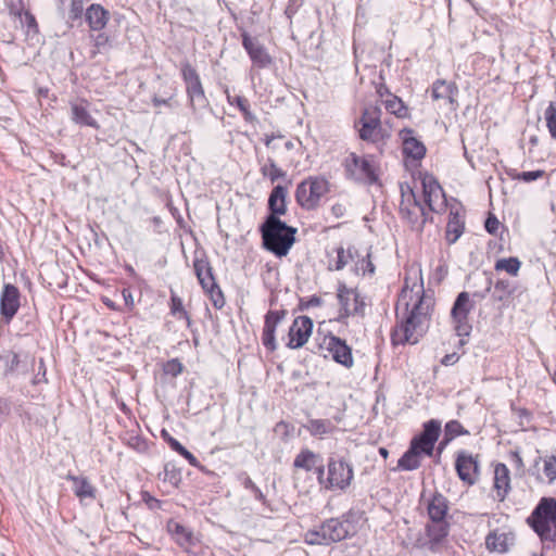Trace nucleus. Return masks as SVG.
Masks as SVG:
<instances>
[{"label":"nucleus","instance_id":"f257e3e1","mask_svg":"<svg viewBox=\"0 0 556 556\" xmlns=\"http://www.w3.org/2000/svg\"><path fill=\"white\" fill-rule=\"evenodd\" d=\"M405 301L407 315L401 319L392 332L393 344H416L429 328L433 301L425 296L424 287L418 290H403L400 302Z\"/></svg>","mask_w":556,"mask_h":556},{"label":"nucleus","instance_id":"f03ea898","mask_svg":"<svg viewBox=\"0 0 556 556\" xmlns=\"http://www.w3.org/2000/svg\"><path fill=\"white\" fill-rule=\"evenodd\" d=\"M264 247L281 257L288 254L294 243L296 229L269 215L261 227Z\"/></svg>","mask_w":556,"mask_h":556},{"label":"nucleus","instance_id":"7ed1b4c3","mask_svg":"<svg viewBox=\"0 0 556 556\" xmlns=\"http://www.w3.org/2000/svg\"><path fill=\"white\" fill-rule=\"evenodd\" d=\"M356 532L355 526L348 519L331 518L318 528L305 533V542L309 545H328L339 542Z\"/></svg>","mask_w":556,"mask_h":556},{"label":"nucleus","instance_id":"20e7f679","mask_svg":"<svg viewBox=\"0 0 556 556\" xmlns=\"http://www.w3.org/2000/svg\"><path fill=\"white\" fill-rule=\"evenodd\" d=\"M528 523L542 541L556 542V500L541 498L528 518Z\"/></svg>","mask_w":556,"mask_h":556},{"label":"nucleus","instance_id":"39448f33","mask_svg":"<svg viewBox=\"0 0 556 556\" xmlns=\"http://www.w3.org/2000/svg\"><path fill=\"white\" fill-rule=\"evenodd\" d=\"M401 217L409 225L412 230L420 232L429 218V211L416 198L409 187L401 186Z\"/></svg>","mask_w":556,"mask_h":556},{"label":"nucleus","instance_id":"423d86ee","mask_svg":"<svg viewBox=\"0 0 556 556\" xmlns=\"http://www.w3.org/2000/svg\"><path fill=\"white\" fill-rule=\"evenodd\" d=\"M329 191V182L324 177H308L301 181L295 190V200L303 208H315L320 199Z\"/></svg>","mask_w":556,"mask_h":556},{"label":"nucleus","instance_id":"0eeeda50","mask_svg":"<svg viewBox=\"0 0 556 556\" xmlns=\"http://www.w3.org/2000/svg\"><path fill=\"white\" fill-rule=\"evenodd\" d=\"M473 308V303L467 292H460L451 309V319L455 333L460 337L459 343L463 345L466 343L465 337H468L471 332V325L468 319V315Z\"/></svg>","mask_w":556,"mask_h":556},{"label":"nucleus","instance_id":"6e6552de","mask_svg":"<svg viewBox=\"0 0 556 556\" xmlns=\"http://www.w3.org/2000/svg\"><path fill=\"white\" fill-rule=\"evenodd\" d=\"M348 176L355 181L374 184L377 180L376 166L369 156H358L351 153L344 161Z\"/></svg>","mask_w":556,"mask_h":556},{"label":"nucleus","instance_id":"1a4fd4ad","mask_svg":"<svg viewBox=\"0 0 556 556\" xmlns=\"http://www.w3.org/2000/svg\"><path fill=\"white\" fill-rule=\"evenodd\" d=\"M193 267L203 290L210 295L216 307H222L224 305V296L215 281L210 263L204 258H195Z\"/></svg>","mask_w":556,"mask_h":556},{"label":"nucleus","instance_id":"9d476101","mask_svg":"<svg viewBox=\"0 0 556 556\" xmlns=\"http://www.w3.org/2000/svg\"><path fill=\"white\" fill-rule=\"evenodd\" d=\"M181 75L186 83L187 94L190 100L191 106L194 109H202L207 105V100L204 94V89L195 68L188 62L181 65Z\"/></svg>","mask_w":556,"mask_h":556},{"label":"nucleus","instance_id":"9b49d317","mask_svg":"<svg viewBox=\"0 0 556 556\" xmlns=\"http://www.w3.org/2000/svg\"><path fill=\"white\" fill-rule=\"evenodd\" d=\"M424 201L429 212L441 213L446 207L444 191L437 179L429 174L421 178Z\"/></svg>","mask_w":556,"mask_h":556},{"label":"nucleus","instance_id":"f8f14e48","mask_svg":"<svg viewBox=\"0 0 556 556\" xmlns=\"http://www.w3.org/2000/svg\"><path fill=\"white\" fill-rule=\"evenodd\" d=\"M328 477L326 479L327 489L344 490L351 484L353 479V469L343 459L329 458Z\"/></svg>","mask_w":556,"mask_h":556},{"label":"nucleus","instance_id":"ddd939ff","mask_svg":"<svg viewBox=\"0 0 556 556\" xmlns=\"http://www.w3.org/2000/svg\"><path fill=\"white\" fill-rule=\"evenodd\" d=\"M440 432L441 422L431 419L424 425L422 432L412 440L409 447L414 448L420 454L431 456Z\"/></svg>","mask_w":556,"mask_h":556},{"label":"nucleus","instance_id":"4468645a","mask_svg":"<svg viewBox=\"0 0 556 556\" xmlns=\"http://www.w3.org/2000/svg\"><path fill=\"white\" fill-rule=\"evenodd\" d=\"M337 296L343 312L342 316L365 315L366 302L356 290L350 289L345 285H340Z\"/></svg>","mask_w":556,"mask_h":556},{"label":"nucleus","instance_id":"2eb2a0df","mask_svg":"<svg viewBox=\"0 0 556 556\" xmlns=\"http://www.w3.org/2000/svg\"><path fill=\"white\" fill-rule=\"evenodd\" d=\"M479 459L467 451H459L456 455L455 469L458 478L468 485L475 484L479 479Z\"/></svg>","mask_w":556,"mask_h":556},{"label":"nucleus","instance_id":"dca6fc26","mask_svg":"<svg viewBox=\"0 0 556 556\" xmlns=\"http://www.w3.org/2000/svg\"><path fill=\"white\" fill-rule=\"evenodd\" d=\"M320 348L327 351L336 363L346 368H351L353 366L354 361L352 349L339 337L332 334L326 336Z\"/></svg>","mask_w":556,"mask_h":556},{"label":"nucleus","instance_id":"f3484780","mask_svg":"<svg viewBox=\"0 0 556 556\" xmlns=\"http://www.w3.org/2000/svg\"><path fill=\"white\" fill-rule=\"evenodd\" d=\"M313 331V321L309 317L301 315L294 318L289 328L288 341L286 346L291 350L302 348L311 337Z\"/></svg>","mask_w":556,"mask_h":556},{"label":"nucleus","instance_id":"a211bd4d","mask_svg":"<svg viewBox=\"0 0 556 556\" xmlns=\"http://www.w3.org/2000/svg\"><path fill=\"white\" fill-rule=\"evenodd\" d=\"M286 309L268 311L265 315L262 343L270 352L277 350L276 329L287 316Z\"/></svg>","mask_w":556,"mask_h":556},{"label":"nucleus","instance_id":"6ab92c4d","mask_svg":"<svg viewBox=\"0 0 556 556\" xmlns=\"http://www.w3.org/2000/svg\"><path fill=\"white\" fill-rule=\"evenodd\" d=\"M380 108L375 105L365 108L361 118L362 128L359 129V137L363 140L375 141L377 139L378 129L380 128Z\"/></svg>","mask_w":556,"mask_h":556},{"label":"nucleus","instance_id":"aec40b11","mask_svg":"<svg viewBox=\"0 0 556 556\" xmlns=\"http://www.w3.org/2000/svg\"><path fill=\"white\" fill-rule=\"evenodd\" d=\"M20 308V291L18 289L7 283L3 286L0 296V313L1 316L9 323L17 313Z\"/></svg>","mask_w":556,"mask_h":556},{"label":"nucleus","instance_id":"412c9836","mask_svg":"<svg viewBox=\"0 0 556 556\" xmlns=\"http://www.w3.org/2000/svg\"><path fill=\"white\" fill-rule=\"evenodd\" d=\"M242 45L255 66L265 68L271 64V56L268 54L265 47L261 45L255 38L244 34L242 36Z\"/></svg>","mask_w":556,"mask_h":556},{"label":"nucleus","instance_id":"4be33fe9","mask_svg":"<svg viewBox=\"0 0 556 556\" xmlns=\"http://www.w3.org/2000/svg\"><path fill=\"white\" fill-rule=\"evenodd\" d=\"M426 531L428 540L422 546L431 552H439L448 534V523L445 521L432 522L427 526Z\"/></svg>","mask_w":556,"mask_h":556},{"label":"nucleus","instance_id":"5701e85b","mask_svg":"<svg viewBox=\"0 0 556 556\" xmlns=\"http://www.w3.org/2000/svg\"><path fill=\"white\" fill-rule=\"evenodd\" d=\"M493 489L495 496L503 502L510 491V471L505 464L498 463L494 468Z\"/></svg>","mask_w":556,"mask_h":556},{"label":"nucleus","instance_id":"b1692460","mask_svg":"<svg viewBox=\"0 0 556 556\" xmlns=\"http://www.w3.org/2000/svg\"><path fill=\"white\" fill-rule=\"evenodd\" d=\"M457 92L458 89L453 83L439 79L432 85L431 97L433 100H444L451 110H456L457 102L455 97Z\"/></svg>","mask_w":556,"mask_h":556},{"label":"nucleus","instance_id":"393cba45","mask_svg":"<svg viewBox=\"0 0 556 556\" xmlns=\"http://www.w3.org/2000/svg\"><path fill=\"white\" fill-rule=\"evenodd\" d=\"M400 137L402 140L403 153L407 157L420 160L425 156L426 148L424 143L414 136V131L412 129H403L400 132Z\"/></svg>","mask_w":556,"mask_h":556},{"label":"nucleus","instance_id":"a878e982","mask_svg":"<svg viewBox=\"0 0 556 556\" xmlns=\"http://www.w3.org/2000/svg\"><path fill=\"white\" fill-rule=\"evenodd\" d=\"M86 21L91 30H102L110 18V13L100 4H91L86 9Z\"/></svg>","mask_w":556,"mask_h":556},{"label":"nucleus","instance_id":"bb28decb","mask_svg":"<svg viewBox=\"0 0 556 556\" xmlns=\"http://www.w3.org/2000/svg\"><path fill=\"white\" fill-rule=\"evenodd\" d=\"M511 543L513 535L510 533L500 532L498 530L490 532L485 538L486 548L500 554L506 553Z\"/></svg>","mask_w":556,"mask_h":556},{"label":"nucleus","instance_id":"cd10ccee","mask_svg":"<svg viewBox=\"0 0 556 556\" xmlns=\"http://www.w3.org/2000/svg\"><path fill=\"white\" fill-rule=\"evenodd\" d=\"M287 189L283 186L277 185L270 192L268 199V207L271 212L270 215H283L287 212Z\"/></svg>","mask_w":556,"mask_h":556},{"label":"nucleus","instance_id":"c85d7f7f","mask_svg":"<svg viewBox=\"0 0 556 556\" xmlns=\"http://www.w3.org/2000/svg\"><path fill=\"white\" fill-rule=\"evenodd\" d=\"M72 121L81 126L99 128L97 121L90 115L88 105L85 101L71 104Z\"/></svg>","mask_w":556,"mask_h":556},{"label":"nucleus","instance_id":"c756f323","mask_svg":"<svg viewBox=\"0 0 556 556\" xmlns=\"http://www.w3.org/2000/svg\"><path fill=\"white\" fill-rule=\"evenodd\" d=\"M169 533L173 535L177 544L182 547L194 545V536L190 529L184 525L170 520L167 525Z\"/></svg>","mask_w":556,"mask_h":556},{"label":"nucleus","instance_id":"7c9ffc66","mask_svg":"<svg viewBox=\"0 0 556 556\" xmlns=\"http://www.w3.org/2000/svg\"><path fill=\"white\" fill-rule=\"evenodd\" d=\"M66 479L73 482V491L79 500L96 498V489L86 477L67 475Z\"/></svg>","mask_w":556,"mask_h":556},{"label":"nucleus","instance_id":"2f4dec72","mask_svg":"<svg viewBox=\"0 0 556 556\" xmlns=\"http://www.w3.org/2000/svg\"><path fill=\"white\" fill-rule=\"evenodd\" d=\"M447 501L440 494L435 493L428 504V515L432 522L444 521L447 514Z\"/></svg>","mask_w":556,"mask_h":556},{"label":"nucleus","instance_id":"473e14b6","mask_svg":"<svg viewBox=\"0 0 556 556\" xmlns=\"http://www.w3.org/2000/svg\"><path fill=\"white\" fill-rule=\"evenodd\" d=\"M320 456L315 454L311 450H302L293 460V467L295 469H303L311 471L319 463Z\"/></svg>","mask_w":556,"mask_h":556},{"label":"nucleus","instance_id":"72a5a7b5","mask_svg":"<svg viewBox=\"0 0 556 556\" xmlns=\"http://www.w3.org/2000/svg\"><path fill=\"white\" fill-rule=\"evenodd\" d=\"M336 252V258L330 262V269L334 270L343 269L349 262L353 261L355 256H358L357 250L354 247H349L348 249L339 247Z\"/></svg>","mask_w":556,"mask_h":556},{"label":"nucleus","instance_id":"f704fd0d","mask_svg":"<svg viewBox=\"0 0 556 556\" xmlns=\"http://www.w3.org/2000/svg\"><path fill=\"white\" fill-rule=\"evenodd\" d=\"M421 465V454L409 447L397 462V468L412 471Z\"/></svg>","mask_w":556,"mask_h":556},{"label":"nucleus","instance_id":"c9c22d12","mask_svg":"<svg viewBox=\"0 0 556 556\" xmlns=\"http://www.w3.org/2000/svg\"><path fill=\"white\" fill-rule=\"evenodd\" d=\"M305 428L312 435L321 437L331 433L334 430V425L330 420L311 419Z\"/></svg>","mask_w":556,"mask_h":556},{"label":"nucleus","instance_id":"e433bc0d","mask_svg":"<svg viewBox=\"0 0 556 556\" xmlns=\"http://www.w3.org/2000/svg\"><path fill=\"white\" fill-rule=\"evenodd\" d=\"M227 101L230 105H237L247 122H254L255 115L250 110V103L247 98L241 96H231L227 92Z\"/></svg>","mask_w":556,"mask_h":556},{"label":"nucleus","instance_id":"4c0bfd02","mask_svg":"<svg viewBox=\"0 0 556 556\" xmlns=\"http://www.w3.org/2000/svg\"><path fill=\"white\" fill-rule=\"evenodd\" d=\"M382 103L388 112L397 117H405L407 115V108L404 105L403 101L394 94H389L387 99L382 100Z\"/></svg>","mask_w":556,"mask_h":556},{"label":"nucleus","instance_id":"58836bf2","mask_svg":"<svg viewBox=\"0 0 556 556\" xmlns=\"http://www.w3.org/2000/svg\"><path fill=\"white\" fill-rule=\"evenodd\" d=\"M521 266V262L517 257L500 258L495 263V270L506 271L511 276H517Z\"/></svg>","mask_w":556,"mask_h":556},{"label":"nucleus","instance_id":"ea45409f","mask_svg":"<svg viewBox=\"0 0 556 556\" xmlns=\"http://www.w3.org/2000/svg\"><path fill=\"white\" fill-rule=\"evenodd\" d=\"M451 215L452 216L450 217L447 223L446 237L451 243H454L462 236L464 226L459 222L457 214Z\"/></svg>","mask_w":556,"mask_h":556},{"label":"nucleus","instance_id":"a19ab883","mask_svg":"<svg viewBox=\"0 0 556 556\" xmlns=\"http://www.w3.org/2000/svg\"><path fill=\"white\" fill-rule=\"evenodd\" d=\"M261 174L264 177H267L270 179L271 182L276 181L279 178H282L286 176V173L279 168L275 161L273 159H268L265 164L261 166Z\"/></svg>","mask_w":556,"mask_h":556},{"label":"nucleus","instance_id":"79ce46f5","mask_svg":"<svg viewBox=\"0 0 556 556\" xmlns=\"http://www.w3.org/2000/svg\"><path fill=\"white\" fill-rule=\"evenodd\" d=\"M93 47L94 50L92 51V54L96 53H104L108 52L111 48L110 38L104 33H99L93 37Z\"/></svg>","mask_w":556,"mask_h":556},{"label":"nucleus","instance_id":"37998d69","mask_svg":"<svg viewBox=\"0 0 556 556\" xmlns=\"http://www.w3.org/2000/svg\"><path fill=\"white\" fill-rule=\"evenodd\" d=\"M468 431L464 429L460 422L457 420H451L445 425V438L447 441L453 440L454 438L467 434Z\"/></svg>","mask_w":556,"mask_h":556},{"label":"nucleus","instance_id":"c03bdc74","mask_svg":"<svg viewBox=\"0 0 556 556\" xmlns=\"http://www.w3.org/2000/svg\"><path fill=\"white\" fill-rule=\"evenodd\" d=\"M543 471L549 482L556 480V455L545 456L543 458Z\"/></svg>","mask_w":556,"mask_h":556},{"label":"nucleus","instance_id":"a18cd8bd","mask_svg":"<svg viewBox=\"0 0 556 556\" xmlns=\"http://www.w3.org/2000/svg\"><path fill=\"white\" fill-rule=\"evenodd\" d=\"M545 119L552 138L556 140V104L551 103L546 109Z\"/></svg>","mask_w":556,"mask_h":556},{"label":"nucleus","instance_id":"49530a36","mask_svg":"<svg viewBox=\"0 0 556 556\" xmlns=\"http://www.w3.org/2000/svg\"><path fill=\"white\" fill-rule=\"evenodd\" d=\"M170 311L173 315L179 314V317L185 318L187 320L188 326L191 324V319L184 308L181 299L174 294L170 298Z\"/></svg>","mask_w":556,"mask_h":556},{"label":"nucleus","instance_id":"de8ad7c7","mask_svg":"<svg viewBox=\"0 0 556 556\" xmlns=\"http://www.w3.org/2000/svg\"><path fill=\"white\" fill-rule=\"evenodd\" d=\"M163 480L170 482L173 485H177L180 481V472L172 464L164 466Z\"/></svg>","mask_w":556,"mask_h":556},{"label":"nucleus","instance_id":"09e8293b","mask_svg":"<svg viewBox=\"0 0 556 556\" xmlns=\"http://www.w3.org/2000/svg\"><path fill=\"white\" fill-rule=\"evenodd\" d=\"M544 175H545L544 170L538 169V170L517 173L516 175L513 176V178L522 180L525 182H531L539 178H542Z\"/></svg>","mask_w":556,"mask_h":556},{"label":"nucleus","instance_id":"8fccbe9b","mask_svg":"<svg viewBox=\"0 0 556 556\" xmlns=\"http://www.w3.org/2000/svg\"><path fill=\"white\" fill-rule=\"evenodd\" d=\"M182 369L184 366L177 358H173L166 362L164 365V372L173 377H177L178 375H180L182 372Z\"/></svg>","mask_w":556,"mask_h":556},{"label":"nucleus","instance_id":"3c124183","mask_svg":"<svg viewBox=\"0 0 556 556\" xmlns=\"http://www.w3.org/2000/svg\"><path fill=\"white\" fill-rule=\"evenodd\" d=\"M369 254L363 257L362 261L356 263V271H362L363 275H372L375 273V265L369 258Z\"/></svg>","mask_w":556,"mask_h":556},{"label":"nucleus","instance_id":"603ef678","mask_svg":"<svg viewBox=\"0 0 556 556\" xmlns=\"http://www.w3.org/2000/svg\"><path fill=\"white\" fill-rule=\"evenodd\" d=\"M243 485H244L245 489H249V490H251L253 492V494H254L256 500H258L260 502L265 504V502H266L265 495L263 494L261 489L257 488L255 485V483L249 477L244 479Z\"/></svg>","mask_w":556,"mask_h":556},{"label":"nucleus","instance_id":"864d4df0","mask_svg":"<svg viewBox=\"0 0 556 556\" xmlns=\"http://www.w3.org/2000/svg\"><path fill=\"white\" fill-rule=\"evenodd\" d=\"M84 12V1L83 0H72L70 17L72 20L79 18Z\"/></svg>","mask_w":556,"mask_h":556},{"label":"nucleus","instance_id":"5fc2aeb1","mask_svg":"<svg viewBox=\"0 0 556 556\" xmlns=\"http://www.w3.org/2000/svg\"><path fill=\"white\" fill-rule=\"evenodd\" d=\"M498 226H500V222L497 220V218L495 216H490L485 220V229L488 232H490L492 235L496 233Z\"/></svg>","mask_w":556,"mask_h":556},{"label":"nucleus","instance_id":"6e6d98bb","mask_svg":"<svg viewBox=\"0 0 556 556\" xmlns=\"http://www.w3.org/2000/svg\"><path fill=\"white\" fill-rule=\"evenodd\" d=\"M122 295H123L124 303L127 306V308L132 309L135 306V301H134L131 291L129 289H123Z\"/></svg>","mask_w":556,"mask_h":556},{"label":"nucleus","instance_id":"4d7b16f0","mask_svg":"<svg viewBox=\"0 0 556 556\" xmlns=\"http://www.w3.org/2000/svg\"><path fill=\"white\" fill-rule=\"evenodd\" d=\"M346 212V207L344 204L342 203H336L331 206V214L336 217V218H341L344 216Z\"/></svg>","mask_w":556,"mask_h":556},{"label":"nucleus","instance_id":"13d9d810","mask_svg":"<svg viewBox=\"0 0 556 556\" xmlns=\"http://www.w3.org/2000/svg\"><path fill=\"white\" fill-rule=\"evenodd\" d=\"M276 139H283V136L281 135H278V136H275V135H270V136H266L265 137V146L271 150H277L278 149V144L275 142Z\"/></svg>","mask_w":556,"mask_h":556},{"label":"nucleus","instance_id":"bf43d9fd","mask_svg":"<svg viewBox=\"0 0 556 556\" xmlns=\"http://www.w3.org/2000/svg\"><path fill=\"white\" fill-rule=\"evenodd\" d=\"M313 469L315 470L320 484H324L326 486V480L324 479L325 466L323 464L321 458H319V463Z\"/></svg>","mask_w":556,"mask_h":556},{"label":"nucleus","instance_id":"052dcab7","mask_svg":"<svg viewBox=\"0 0 556 556\" xmlns=\"http://www.w3.org/2000/svg\"><path fill=\"white\" fill-rule=\"evenodd\" d=\"M179 455H181L182 457H185V458L189 462V464H190V465H192V466H198V464H199V463H198V459H197V458H195V456H194L192 453H190L186 447H185L182 451H180Z\"/></svg>","mask_w":556,"mask_h":556},{"label":"nucleus","instance_id":"680f3d73","mask_svg":"<svg viewBox=\"0 0 556 556\" xmlns=\"http://www.w3.org/2000/svg\"><path fill=\"white\" fill-rule=\"evenodd\" d=\"M164 434H165L166 437H168V438H167V442H168L169 446H170L175 452H177V453L179 454V453H180V451H182V450L185 448V446H184V445H181V444H180L176 439H174V438L169 437V435H168L167 433H165V432H164Z\"/></svg>","mask_w":556,"mask_h":556},{"label":"nucleus","instance_id":"e2e57ef3","mask_svg":"<svg viewBox=\"0 0 556 556\" xmlns=\"http://www.w3.org/2000/svg\"><path fill=\"white\" fill-rule=\"evenodd\" d=\"M152 103L154 106L159 108L161 105L170 106V99H161L159 97H153Z\"/></svg>","mask_w":556,"mask_h":556},{"label":"nucleus","instance_id":"0e129e2a","mask_svg":"<svg viewBox=\"0 0 556 556\" xmlns=\"http://www.w3.org/2000/svg\"><path fill=\"white\" fill-rule=\"evenodd\" d=\"M377 93L378 96L383 99L384 97H389V94H392L389 89L387 88L386 85L383 84H380L378 87H377Z\"/></svg>","mask_w":556,"mask_h":556},{"label":"nucleus","instance_id":"69168bd1","mask_svg":"<svg viewBox=\"0 0 556 556\" xmlns=\"http://www.w3.org/2000/svg\"><path fill=\"white\" fill-rule=\"evenodd\" d=\"M455 359V354L445 355L442 359V364L448 366L454 364Z\"/></svg>","mask_w":556,"mask_h":556},{"label":"nucleus","instance_id":"338daca9","mask_svg":"<svg viewBox=\"0 0 556 556\" xmlns=\"http://www.w3.org/2000/svg\"><path fill=\"white\" fill-rule=\"evenodd\" d=\"M508 288V282L507 281H504V280H500L495 283V289L496 290H503L505 291L506 289Z\"/></svg>","mask_w":556,"mask_h":556},{"label":"nucleus","instance_id":"774afa93","mask_svg":"<svg viewBox=\"0 0 556 556\" xmlns=\"http://www.w3.org/2000/svg\"><path fill=\"white\" fill-rule=\"evenodd\" d=\"M286 150H292L294 148V143L291 140L285 141Z\"/></svg>","mask_w":556,"mask_h":556}]
</instances>
